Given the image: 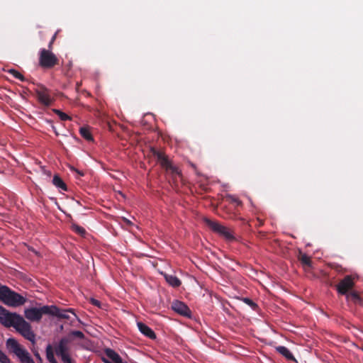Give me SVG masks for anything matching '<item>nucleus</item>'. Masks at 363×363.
<instances>
[{"label": "nucleus", "instance_id": "1", "mask_svg": "<svg viewBox=\"0 0 363 363\" xmlns=\"http://www.w3.org/2000/svg\"><path fill=\"white\" fill-rule=\"evenodd\" d=\"M0 323L5 327H13L26 339L35 343V334L31 330L30 323L26 322L22 316L11 313L0 306Z\"/></svg>", "mask_w": 363, "mask_h": 363}, {"label": "nucleus", "instance_id": "2", "mask_svg": "<svg viewBox=\"0 0 363 363\" xmlns=\"http://www.w3.org/2000/svg\"><path fill=\"white\" fill-rule=\"evenodd\" d=\"M0 300L6 305L12 307L22 306L26 301L23 296L4 285L0 286Z\"/></svg>", "mask_w": 363, "mask_h": 363}, {"label": "nucleus", "instance_id": "3", "mask_svg": "<svg viewBox=\"0 0 363 363\" xmlns=\"http://www.w3.org/2000/svg\"><path fill=\"white\" fill-rule=\"evenodd\" d=\"M6 347L10 353L14 354L21 363H35L29 352L20 345L14 338H9Z\"/></svg>", "mask_w": 363, "mask_h": 363}, {"label": "nucleus", "instance_id": "4", "mask_svg": "<svg viewBox=\"0 0 363 363\" xmlns=\"http://www.w3.org/2000/svg\"><path fill=\"white\" fill-rule=\"evenodd\" d=\"M59 64V60L52 52L45 48L40 50L39 65L44 69H51Z\"/></svg>", "mask_w": 363, "mask_h": 363}, {"label": "nucleus", "instance_id": "5", "mask_svg": "<svg viewBox=\"0 0 363 363\" xmlns=\"http://www.w3.org/2000/svg\"><path fill=\"white\" fill-rule=\"evenodd\" d=\"M71 342V337H65L55 347L56 354L61 357L64 363H72L69 356V344Z\"/></svg>", "mask_w": 363, "mask_h": 363}, {"label": "nucleus", "instance_id": "6", "mask_svg": "<svg viewBox=\"0 0 363 363\" xmlns=\"http://www.w3.org/2000/svg\"><path fill=\"white\" fill-rule=\"evenodd\" d=\"M206 225L215 233L223 236L228 240H234L233 231L226 226L222 225L220 223L211 220L208 218H204Z\"/></svg>", "mask_w": 363, "mask_h": 363}, {"label": "nucleus", "instance_id": "7", "mask_svg": "<svg viewBox=\"0 0 363 363\" xmlns=\"http://www.w3.org/2000/svg\"><path fill=\"white\" fill-rule=\"evenodd\" d=\"M50 306H44L40 308H30L24 311L25 317L30 321L39 322L43 314H50Z\"/></svg>", "mask_w": 363, "mask_h": 363}, {"label": "nucleus", "instance_id": "8", "mask_svg": "<svg viewBox=\"0 0 363 363\" xmlns=\"http://www.w3.org/2000/svg\"><path fill=\"white\" fill-rule=\"evenodd\" d=\"M151 152L163 168L170 171L172 174H179L178 169L172 164V162L162 152L158 151L155 148H152Z\"/></svg>", "mask_w": 363, "mask_h": 363}, {"label": "nucleus", "instance_id": "9", "mask_svg": "<svg viewBox=\"0 0 363 363\" xmlns=\"http://www.w3.org/2000/svg\"><path fill=\"white\" fill-rule=\"evenodd\" d=\"M353 286L354 281L352 278L350 276H346L340 281L336 287L338 293L347 295Z\"/></svg>", "mask_w": 363, "mask_h": 363}, {"label": "nucleus", "instance_id": "10", "mask_svg": "<svg viewBox=\"0 0 363 363\" xmlns=\"http://www.w3.org/2000/svg\"><path fill=\"white\" fill-rule=\"evenodd\" d=\"M172 308L177 313L184 316L190 315V310L183 302L175 301L172 303Z\"/></svg>", "mask_w": 363, "mask_h": 363}, {"label": "nucleus", "instance_id": "11", "mask_svg": "<svg viewBox=\"0 0 363 363\" xmlns=\"http://www.w3.org/2000/svg\"><path fill=\"white\" fill-rule=\"evenodd\" d=\"M35 97L38 101L45 106H50L54 101V98L48 94V92H35Z\"/></svg>", "mask_w": 363, "mask_h": 363}, {"label": "nucleus", "instance_id": "12", "mask_svg": "<svg viewBox=\"0 0 363 363\" xmlns=\"http://www.w3.org/2000/svg\"><path fill=\"white\" fill-rule=\"evenodd\" d=\"M50 315H55L60 318H63V319H69V313H72V310H70V309L60 310L54 306H50Z\"/></svg>", "mask_w": 363, "mask_h": 363}, {"label": "nucleus", "instance_id": "13", "mask_svg": "<svg viewBox=\"0 0 363 363\" xmlns=\"http://www.w3.org/2000/svg\"><path fill=\"white\" fill-rule=\"evenodd\" d=\"M138 327L139 330L147 337H150V339L156 338L155 333L153 332V330L144 323L140 322L138 323Z\"/></svg>", "mask_w": 363, "mask_h": 363}, {"label": "nucleus", "instance_id": "14", "mask_svg": "<svg viewBox=\"0 0 363 363\" xmlns=\"http://www.w3.org/2000/svg\"><path fill=\"white\" fill-rule=\"evenodd\" d=\"M106 356L110 358L114 363H126L123 362L118 353L111 349H106L105 350Z\"/></svg>", "mask_w": 363, "mask_h": 363}, {"label": "nucleus", "instance_id": "15", "mask_svg": "<svg viewBox=\"0 0 363 363\" xmlns=\"http://www.w3.org/2000/svg\"><path fill=\"white\" fill-rule=\"evenodd\" d=\"M164 277L167 282L173 287H178L181 285V281L172 274H164Z\"/></svg>", "mask_w": 363, "mask_h": 363}, {"label": "nucleus", "instance_id": "16", "mask_svg": "<svg viewBox=\"0 0 363 363\" xmlns=\"http://www.w3.org/2000/svg\"><path fill=\"white\" fill-rule=\"evenodd\" d=\"M276 350L280 353L281 355L285 357L288 360H292L296 362V359L293 356V354L290 352V351L284 346H279L276 347Z\"/></svg>", "mask_w": 363, "mask_h": 363}, {"label": "nucleus", "instance_id": "17", "mask_svg": "<svg viewBox=\"0 0 363 363\" xmlns=\"http://www.w3.org/2000/svg\"><path fill=\"white\" fill-rule=\"evenodd\" d=\"M22 87L27 89V91H48L43 85L35 84L34 82H28L27 86H23Z\"/></svg>", "mask_w": 363, "mask_h": 363}, {"label": "nucleus", "instance_id": "18", "mask_svg": "<svg viewBox=\"0 0 363 363\" xmlns=\"http://www.w3.org/2000/svg\"><path fill=\"white\" fill-rule=\"evenodd\" d=\"M298 259L305 269L311 267L312 262L311 257L306 254L300 253Z\"/></svg>", "mask_w": 363, "mask_h": 363}, {"label": "nucleus", "instance_id": "19", "mask_svg": "<svg viewBox=\"0 0 363 363\" xmlns=\"http://www.w3.org/2000/svg\"><path fill=\"white\" fill-rule=\"evenodd\" d=\"M46 357L50 363H57L56 359L54 357V350L52 347L50 345H48L46 347Z\"/></svg>", "mask_w": 363, "mask_h": 363}, {"label": "nucleus", "instance_id": "20", "mask_svg": "<svg viewBox=\"0 0 363 363\" xmlns=\"http://www.w3.org/2000/svg\"><path fill=\"white\" fill-rule=\"evenodd\" d=\"M52 183L55 186L62 189L63 190H67V186L65 182L61 179V178L58 175H55L52 179Z\"/></svg>", "mask_w": 363, "mask_h": 363}, {"label": "nucleus", "instance_id": "21", "mask_svg": "<svg viewBox=\"0 0 363 363\" xmlns=\"http://www.w3.org/2000/svg\"><path fill=\"white\" fill-rule=\"evenodd\" d=\"M6 72L8 73H9L10 74H11L16 79H18L21 81L24 82L25 78H24L23 75L21 73H20L18 71H17L14 69H9Z\"/></svg>", "mask_w": 363, "mask_h": 363}, {"label": "nucleus", "instance_id": "22", "mask_svg": "<svg viewBox=\"0 0 363 363\" xmlns=\"http://www.w3.org/2000/svg\"><path fill=\"white\" fill-rule=\"evenodd\" d=\"M80 134L81 135L87 140H92V136L87 128H80Z\"/></svg>", "mask_w": 363, "mask_h": 363}, {"label": "nucleus", "instance_id": "23", "mask_svg": "<svg viewBox=\"0 0 363 363\" xmlns=\"http://www.w3.org/2000/svg\"><path fill=\"white\" fill-rule=\"evenodd\" d=\"M346 296H347V298L348 300H351V301H354V303H357V302L360 301V297L357 292L352 291V292L348 293Z\"/></svg>", "mask_w": 363, "mask_h": 363}, {"label": "nucleus", "instance_id": "24", "mask_svg": "<svg viewBox=\"0 0 363 363\" xmlns=\"http://www.w3.org/2000/svg\"><path fill=\"white\" fill-rule=\"evenodd\" d=\"M72 229L82 236H84L85 235L86 231L84 228L77 224H72Z\"/></svg>", "mask_w": 363, "mask_h": 363}, {"label": "nucleus", "instance_id": "25", "mask_svg": "<svg viewBox=\"0 0 363 363\" xmlns=\"http://www.w3.org/2000/svg\"><path fill=\"white\" fill-rule=\"evenodd\" d=\"M67 337H71L72 340L74 337L79 339H84V335L81 331L74 330L72 331Z\"/></svg>", "mask_w": 363, "mask_h": 363}, {"label": "nucleus", "instance_id": "26", "mask_svg": "<svg viewBox=\"0 0 363 363\" xmlns=\"http://www.w3.org/2000/svg\"><path fill=\"white\" fill-rule=\"evenodd\" d=\"M53 111L58 115V116L60 118L62 121H66V120H71V117L69 116L65 113H63L62 111L58 110V109H54Z\"/></svg>", "mask_w": 363, "mask_h": 363}, {"label": "nucleus", "instance_id": "27", "mask_svg": "<svg viewBox=\"0 0 363 363\" xmlns=\"http://www.w3.org/2000/svg\"><path fill=\"white\" fill-rule=\"evenodd\" d=\"M0 363H11L8 356L0 350Z\"/></svg>", "mask_w": 363, "mask_h": 363}, {"label": "nucleus", "instance_id": "28", "mask_svg": "<svg viewBox=\"0 0 363 363\" xmlns=\"http://www.w3.org/2000/svg\"><path fill=\"white\" fill-rule=\"evenodd\" d=\"M57 32H56L53 35V36L52 37V38H51V40H50V43L48 44V50H52V45H53V43H54V42H55V39L57 38Z\"/></svg>", "mask_w": 363, "mask_h": 363}, {"label": "nucleus", "instance_id": "29", "mask_svg": "<svg viewBox=\"0 0 363 363\" xmlns=\"http://www.w3.org/2000/svg\"><path fill=\"white\" fill-rule=\"evenodd\" d=\"M228 199L233 202V203H237L238 205H240L241 204V202L235 197L233 196H227Z\"/></svg>", "mask_w": 363, "mask_h": 363}, {"label": "nucleus", "instance_id": "30", "mask_svg": "<svg viewBox=\"0 0 363 363\" xmlns=\"http://www.w3.org/2000/svg\"><path fill=\"white\" fill-rule=\"evenodd\" d=\"M33 354L35 357H36L38 362L39 363H43V359L41 358L40 354L37 351H33Z\"/></svg>", "mask_w": 363, "mask_h": 363}, {"label": "nucleus", "instance_id": "31", "mask_svg": "<svg viewBox=\"0 0 363 363\" xmlns=\"http://www.w3.org/2000/svg\"><path fill=\"white\" fill-rule=\"evenodd\" d=\"M244 301L252 307H255L256 304L249 298H245Z\"/></svg>", "mask_w": 363, "mask_h": 363}, {"label": "nucleus", "instance_id": "32", "mask_svg": "<svg viewBox=\"0 0 363 363\" xmlns=\"http://www.w3.org/2000/svg\"><path fill=\"white\" fill-rule=\"evenodd\" d=\"M90 301H91V303L92 304H94V306H98V307H101V303H100L98 300H96V299H95V298H91L90 299Z\"/></svg>", "mask_w": 363, "mask_h": 363}, {"label": "nucleus", "instance_id": "33", "mask_svg": "<svg viewBox=\"0 0 363 363\" xmlns=\"http://www.w3.org/2000/svg\"><path fill=\"white\" fill-rule=\"evenodd\" d=\"M123 220L126 223L127 225H133L132 222L130 220L127 219L126 218H123Z\"/></svg>", "mask_w": 363, "mask_h": 363}, {"label": "nucleus", "instance_id": "34", "mask_svg": "<svg viewBox=\"0 0 363 363\" xmlns=\"http://www.w3.org/2000/svg\"><path fill=\"white\" fill-rule=\"evenodd\" d=\"M72 170H74V171H75V172H77L78 174H79L81 176H83V175H84V174H83V173H82V172H79V170H77V169H74V167H72Z\"/></svg>", "mask_w": 363, "mask_h": 363}, {"label": "nucleus", "instance_id": "35", "mask_svg": "<svg viewBox=\"0 0 363 363\" xmlns=\"http://www.w3.org/2000/svg\"><path fill=\"white\" fill-rule=\"evenodd\" d=\"M28 249H29V250L33 251L35 255H38V252L37 251L34 250L32 247H29Z\"/></svg>", "mask_w": 363, "mask_h": 363}, {"label": "nucleus", "instance_id": "36", "mask_svg": "<svg viewBox=\"0 0 363 363\" xmlns=\"http://www.w3.org/2000/svg\"><path fill=\"white\" fill-rule=\"evenodd\" d=\"M103 361L104 362V363H112L110 361L106 359H103Z\"/></svg>", "mask_w": 363, "mask_h": 363}, {"label": "nucleus", "instance_id": "37", "mask_svg": "<svg viewBox=\"0 0 363 363\" xmlns=\"http://www.w3.org/2000/svg\"><path fill=\"white\" fill-rule=\"evenodd\" d=\"M47 174H48V176H50V175H51V174H50V172H47Z\"/></svg>", "mask_w": 363, "mask_h": 363}, {"label": "nucleus", "instance_id": "38", "mask_svg": "<svg viewBox=\"0 0 363 363\" xmlns=\"http://www.w3.org/2000/svg\"><path fill=\"white\" fill-rule=\"evenodd\" d=\"M1 284H0V286H1Z\"/></svg>", "mask_w": 363, "mask_h": 363}]
</instances>
